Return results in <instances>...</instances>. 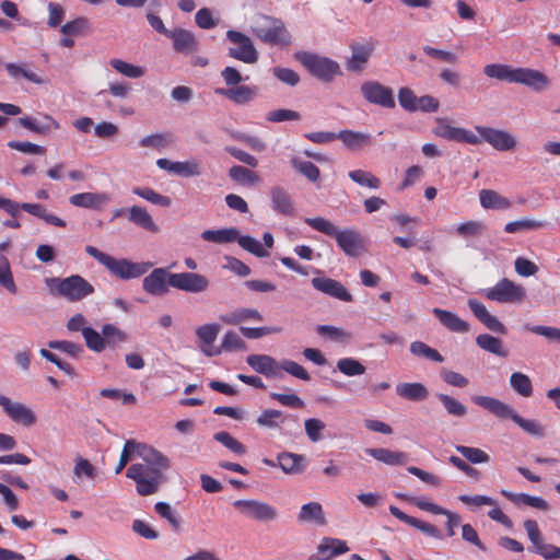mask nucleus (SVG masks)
I'll return each mask as SVG.
<instances>
[{
  "label": "nucleus",
  "mask_w": 560,
  "mask_h": 560,
  "mask_svg": "<svg viewBox=\"0 0 560 560\" xmlns=\"http://www.w3.org/2000/svg\"><path fill=\"white\" fill-rule=\"evenodd\" d=\"M337 369L346 376L362 375L365 372V366L353 358H342L337 361Z\"/></svg>",
  "instance_id": "bf43d9fd"
},
{
  "label": "nucleus",
  "mask_w": 560,
  "mask_h": 560,
  "mask_svg": "<svg viewBox=\"0 0 560 560\" xmlns=\"http://www.w3.org/2000/svg\"><path fill=\"white\" fill-rule=\"evenodd\" d=\"M436 397L444 407L447 415L457 418H463L467 415V407L458 399L442 393L436 394Z\"/></svg>",
  "instance_id": "de8ad7c7"
},
{
  "label": "nucleus",
  "mask_w": 560,
  "mask_h": 560,
  "mask_svg": "<svg viewBox=\"0 0 560 560\" xmlns=\"http://www.w3.org/2000/svg\"><path fill=\"white\" fill-rule=\"evenodd\" d=\"M112 201V197L108 192H79L69 197V202L73 207L84 208L90 210H102Z\"/></svg>",
  "instance_id": "aec40b11"
},
{
  "label": "nucleus",
  "mask_w": 560,
  "mask_h": 560,
  "mask_svg": "<svg viewBox=\"0 0 560 560\" xmlns=\"http://www.w3.org/2000/svg\"><path fill=\"white\" fill-rule=\"evenodd\" d=\"M137 455L145 463L143 464L144 466H152L162 469H167L170 467L168 458L147 444L137 442Z\"/></svg>",
  "instance_id": "cd10ccee"
},
{
  "label": "nucleus",
  "mask_w": 560,
  "mask_h": 560,
  "mask_svg": "<svg viewBox=\"0 0 560 560\" xmlns=\"http://www.w3.org/2000/svg\"><path fill=\"white\" fill-rule=\"evenodd\" d=\"M167 38L172 40L173 49L177 54L188 56L197 52L199 49V40L191 31L175 27L170 32Z\"/></svg>",
  "instance_id": "a211bd4d"
},
{
  "label": "nucleus",
  "mask_w": 560,
  "mask_h": 560,
  "mask_svg": "<svg viewBox=\"0 0 560 560\" xmlns=\"http://www.w3.org/2000/svg\"><path fill=\"white\" fill-rule=\"evenodd\" d=\"M246 363L257 373L269 378H280V362L267 354H249Z\"/></svg>",
  "instance_id": "412c9836"
},
{
  "label": "nucleus",
  "mask_w": 560,
  "mask_h": 560,
  "mask_svg": "<svg viewBox=\"0 0 560 560\" xmlns=\"http://www.w3.org/2000/svg\"><path fill=\"white\" fill-rule=\"evenodd\" d=\"M214 92L236 105H247L256 97L257 88L250 85H236L228 89L218 88Z\"/></svg>",
  "instance_id": "393cba45"
},
{
  "label": "nucleus",
  "mask_w": 560,
  "mask_h": 560,
  "mask_svg": "<svg viewBox=\"0 0 560 560\" xmlns=\"http://www.w3.org/2000/svg\"><path fill=\"white\" fill-rule=\"evenodd\" d=\"M370 51L364 46H353L352 47V56L347 62V68L351 71H359L363 68L364 63L368 61Z\"/></svg>",
  "instance_id": "774afa93"
},
{
  "label": "nucleus",
  "mask_w": 560,
  "mask_h": 560,
  "mask_svg": "<svg viewBox=\"0 0 560 560\" xmlns=\"http://www.w3.org/2000/svg\"><path fill=\"white\" fill-rule=\"evenodd\" d=\"M432 313L440 320V323L448 330L457 334H466L470 330V325L462 319L457 314L434 307Z\"/></svg>",
  "instance_id": "bb28decb"
},
{
  "label": "nucleus",
  "mask_w": 560,
  "mask_h": 560,
  "mask_svg": "<svg viewBox=\"0 0 560 560\" xmlns=\"http://www.w3.org/2000/svg\"><path fill=\"white\" fill-rule=\"evenodd\" d=\"M455 448L471 464H488L490 462L489 454L481 448L464 445H457Z\"/></svg>",
  "instance_id": "13d9d810"
},
{
  "label": "nucleus",
  "mask_w": 560,
  "mask_h": 560,
  "mask_svg": "<svg viewBox=\"0 0 560 560\" xmlns=\"http://www.w3.org/2000/svg\"><path fill=\"white\" fill-rule=\"evenodd\" d=\"M103 338H105V348L116 347L118 343L127 340V334L113 324H105L102 327Z\"/></svg>",
  "instance_id": "e2e57ef3"
},
{
  "label": "nucleus",
  "mask_w": 560,
  "mask_h": 560,
  "mask_svg": "<svg viewBox=\"0 0 560 560\" xmlns=\"http://www.w3.org/2000/svg\"><path fill=\"white\" fill-rule=\"evenodd\" d=\"M155 512L164 520H166L174 530L180 528V517L178 513L166 502H158L154 505Z\"/></svg>",
  "instance_id": "680f3d73"
},
{
  "label": "nucleus",
  "mask_w": 560,
  "mask_h": 560,
  "mask_svg": "<svg viewBox=\"0 0 560 560\" xmlns=\"http://www.w3.org/2000/svg\"><path fill=\"white\" fill-rule=\"evenodd\" d=\"M128 221L151 233H158L160 231L152 215L141 206H132L128 209Z\"/></svg>",
  "instance_id": "c85d7f7f"
},
{
  "label": "nucleus",
  "mask_w": 560,
  "mask_h": 560,
  "mask_svg": "<svg viewBox=\"0 0 560 560\" xmlns=\"http://www.w3.org/2000/svg\"><path fill=\"white\" fill-rule=\"evenodd\" d=\"M85 253L104 266L112 276L120 280L140 278L153 266L151 261H132L127 258H115L92 245L85 247Z\"/></svg>",
  "instance_id": "f03ea898"
},
{
  "label": "nucleus",
  "mask_w": 560,
  "mask_h": 560,
  "mask_svg": "<svg viewBox=\"0 0 560 560\" xmlns=\"http://www.w3.org/2000/svg\"><path fill=\"white\" fill-rule=\"evenodd\" d=\"M229 176L236 183L247 186L256 185L259 182V176L252 170L234 165L229 170Z\"/></svg>",
  "instance_id": "09e8293b"
},
{
  "label": "nucleus",
  "mask_w": 560,
  "mask_h": 560,
  "mask_svg": "<svg viewBox=\"0 0 560 560\" xmlns=\"http://www.w3.org/2000/svg\"><path fill=\"white\" fill-rule=\"evenodd\" d=\"M213 439L236 455H244L246 447L226 431L217 432Z\"/></svg>",
  "instance_id": "4d7b16f0"
},
{
  "label": "nucleus",
  "mask_w": 560,
  "mask_h": 560,
  "mask_svg": "<svg viewBox=\"0 0 560 560\" xmlns=\"http://www.w3.org/2000/svg\"><path fill=\"white\" fill-rule=\"evenodd\" d=\"M476 130L479 138L498 151H512L517 147L516 138L506 130L485 126H477Z\"/></svg>",
  "instance_id": "4468645a"
},
{
  "label": "nucleus",
  "mask_w": 560,
  "mask_h": 560,
  "mask_svg": "<svg viewBox=\"0 0 560 560\" xmlns=\"http://www.w3.org/2000/svg\"><path fill=\"white\" fill-rule=\"evenodd\" d=\"M132 192L147 201H150L153 205H158L161 207H170L172 201L167 196H163L158 194L154 189L150 187H135Z\"/></svg>",
  "instance_id": "5fc2aeb1"
},
{
  "label": "nucleus",
  "mask_w": 560,
  "mask_h": 560,
  "mask_svg": "<svg viewBox=\"0 0 560 560\" xmlns=\"http://www.w3.org/2000/svg\"><path fill=\"white\" fill-rule=\"evenodd\" d=\"M398 397L410 401H424L429 397V389L419 382H401L395 386Z\"/></svg>",
  "instance_id": "a878e982"
},
{
  "label": "nucleus",
  "mask_w": 560,
  "mask_h": 560,
  "mask_svg": "<svg viewBox=\"0 0 560 560\" xmlns=\"http://www.w3.org/2000/svg\"><path fill=\"white\" fill-rule=\"evenodd\" d=\"M252 33L269 45H288L291 42L283 22L267 15H262L260 22L252 27Z\"/></svg>",
  "instance_id": "0eeeda50"
},
{
  "label": "nucleus",
  "mask_w": 560,
  "mask_h": 560,
  "mask_svg": "<svg viewBox=\"0 0 560 560\" xmlns=\"http://www.w3.org/2000/svg\"><path fill=\"white\" fill-rule=\"evenodd\" d=\"M246 343L244 340L233 330H229L223 336L221 346L219 348H209L203 350V354L207 357L219 355L223 351L230 352L235 350H245Z\"/></svg>",
  "instance_id": "c756f323"
},
{
  "label": "nucleus",
  "mask_w": 560,
  "mask_h": 560,
  "mask_svg": "<svg viewBox=\"0 0 560 560\" xmlns=\"http://www.w3.org/2000/svg\"><path fill=\"white\" fill-rule=\"evenodd\" d=\"M290 163L296 172L306 177L310 182L318 180L320 171L314 163L310 161H302L296 156H293L290 160Z\"/></svg>",
  "instance_id": "864d4df0"
},
{
  "label": "nucleus",
  "mask_w": 560,
  "mask_h": 560,
  "mask_svg": "<svg viewBox=\"0 0 560 560\" xmlns=\"http://www.w3.org/2000/svg\"><path fill=\"white\" fill-rule=\"evenodd\" d=\"M348 176L358 185L369 188H378L381 180L372 173L363 170H354L348 173Z\"/></svg>",
  "instance_id": "69168bd1"
},
{
  "label": "nucleus",
  "mask_w": 560,
  "mask_h": 560,
  "mask_svg": "<svg viewBox=\"0 0 560 560\" xmlns=\"http://www.w3.org/2000/svg\"><path fill=\"white\" fill-rule=\"evenodd\" d=\"M278 465L290 475H298L304 470V456L300 454L283 452L278 455Z\"/></svg>",
  "instance_id": "e433bc0d"
},
{
  "label": "nucleus",
  "mask_w": 560,
  "mask_h": 560,
  "mask_svg": "<svg viewBox=\"0 0 560 560\" xmlns=\"http://www.w3.org/2000/svg\"><path fill=\"white\" fill-rule=\"evenodd\" d=\"M512 84H521L540 93L550 88L551 81L542 71L518 67L514 68Z\"/></svg>",
  "instance_id": "9b49d317"
},
{
  "label": "nucleus",
  "mask_w": 560,
  "mask_h": 560,
  "mask_svg": "<svg viewBox=\"0 0 560 560\" xmlns=\"http://www.w3.org/2000/svg\"><path fill=\"white\" fill-rule=\"evenodd\" d=\"M479 202L485 209L506 210L512 206V201L492 189H481L479 191Z\"/></svg>",
  "instance_id": "7c9ffc66"
},
{
  "label": "nucleus",
  "mask_w": 560,
  "mask_h": 560,
  "mask_svg": "<svg viewBox=\"0 0 560 560\" xmlns=\"http://www.w3.org/2000/svg\"><path fill=\"white\" fill-rule=\"evenodd\" d=\"M5 69L10 78L13 80H19L21 78L26 79L27 81L35 84H43L45 81L35 72L25 69L20 63L8 62L5 63Z\"/></svg>",
  "instance_id": "603ef678"
},
{
  "label": "nucleus",
  "mask_w": 560,
  "mask_h": 560,
  "mask_svg": "<svg viewBox=\"0 0 560 560\" xmlns=\"http://www.w3.org/2000/svg\"><path fill=\"white\" fill-rule=\"evenodd\" d=\"M476 343L482 350L498 357L506 358L509 355V352L504 349L502 341L489 334H481L477 336Z\"/></svg>",
  "instance_id": "58836bf2"
},
{
  "label": "nucleus",
  "mask_w": 560,
  "mask_h": 560,
  "mask_svg": "<svg viewBox=\"0 0 560 560\" xmlns=\"http://www.w3.org/2000/svg\"><path fill=\"white\" fill-rule=\"evenodd\" d=\"M298 521L300 523H314L316 525L326 524L322 504L318 502H308L303 504L298 514Z\"/></svg>",
  "instance_id": "72a5a7b5"
},
{
  "label": "nucleus",
  "mask_w": 560,
  "mask_h": 560,
  "mask_svg": "<svg viewBox=\"0 0 560 560\" xmlns=\"http://www.w3.org/2000/svg\"><path fill=\"white\" fill-rule=\"evenodd\" d=\"M240 232L236 228L220 230H206L201 233L202 240L217 244H225L236 241Z\"/></svg>",
  "instance_id": "ea45409f"
},
{
  "label": "nucleus",
  "mask_w": 560,
  "mask_h": 560,
  "mask_svg": "<svg viewBox=\"0 0 560 560\" xmlns=\"http://www.w3.org/2000/svg\"><path fill=\"white\" fill-rule=\"evenodd\" d=\"M226 39L232 44L228 49L229 57L240 60L244 63H255L259 54L255 48L253 40L242 32L229 30Z\"/></svg>",
  "instance_id": "1a4fd4ad"
},
{
  "label": "nucleus",
  "mask_w": 560,
  "mask_h": 560,
  "mask_svg": "<svg viewBox=\"0 0 560 560\" xmlns=\"http://www.w3.org/2000/svg\"><path fill=\"white\" fill-rule=\"evenodd\" d=\"M20 209L24 210L25 212L42 219L47 224H51L54 226L58 228H65L67 225L66 221L52 213H49L47 209L40 205V203H30V202H23L20 203Z\"/></svg>",
  "instance_id": "2f4dec72"
},
{
  "label": "nucleus",
  "mask_w": 560,
  "mask_h": 560,
  "mask_svg": "<svg viewBox=\"0 0 560 560\" xmlns=\"http://www.w3.org/2000/svg\"><path fill=\"white\" fill-rule=\"evenodd\" d=\"M272 210L281 215L291 217L294 214V203L291 195L282 186H273L269 191Z\"/></svg>",
  "instance_id": "5701e85b"
},
{
  "label": "nucleus",
  "mask_w": 560,
  "mask_h": 560,
  "mask_svg": "<svg viewBox=\"0 0 560 560\" xmlns=\"http://www.w3.org/2000/svg\"><path fill=\"white\" fill-rule=\"evenodd\" d=\"M514 68L505 63H489L483 67V73L489 79H495L512 84Z\"/></svg>",
  "instance_id": "79ce46f5"
},
{
  "label": "nucleus",
  "mask_w": 560,
  "mask_h": 560,
  "mask_svg": "<svg viewBox=\"0 0 560 560\" xmlns=\"http://www.w3.org/2000/svg\"><path fill=\"white\" fill-rule=\"evenodd\" d=\"M19 124L28 131L42 136H48L52 130L60 128V124L47 114L39 117L23 116L19 118Z\"/></svg>",
  "instance_id": "4be33fe9"
},
{
  "label": "nucleus",
  "mask_w": 560,
  "mask_h": 560,
  "mask_svg": "<svg viewBox=\"0 0 560 560\" xmlns=\"http://www.w3.org/2000/svg\"><path fill=\"white\" fill-rule=\"evenodd\" d=\"M0 284L10 293H16L18 288L13 279L9 260L3 255H0Z\"/></svg>",
  "instance_id": "0e129e2a"
},
{
  "label": "nucleus",
  "mask_w": 560,
  "mask_h": 560,
  "mask_svg": "<svg viewBox=\"0 0 560 560\" xmlns=\"http://www.w3.org/2000/svg\"><path fill=\"white\" fill-rule=\"evenodd\" d=\"M45 282L54 294L62 296L69 302L82 301L95 291L93 284L80 275L67 278H47Z\"/></svg>",
  "instance_id": "20e7f679"
},
{
  "label": "nucleus",
  "mask_w": 560,
  "mask_h": 560,
  "mask_svg": "<svg viewBox=\"0 0 560 560\" xmlns=\"http://www.w3.org/2000/svg\"><path fill=\"white\" fill-rule=\"evenodd\" d=\"M233 506L244 517L260 523L275 522L279 517V512L273 505L255 499L236 500Z\"/></svg>",
  "instance_id": "6e6552de"
},
{
  "label": "nucleus",
  "mask_w": 560,
  "mask_h": 560,
  "mask_svg": "<svg viewBox=\"0 0 560 560\" xmlns=\"http://www.w3.org/2000/svg\"><path fill=\"white\" fill-rule=\"evenodd\" d=\"M0 406L3 412L16 423L31 427L36 422L34 411L22 402L13 401L9 397L0 395Z\"/></svg>",
  "instance_id": "dca6fc26"
},
{
  "label": "nucleus",
  "mask_w": 560,
  "mask_h": 560,
  "mask_svg": "<svg viewBox=\"0 0 560 560\" xmlns=\"http://www.w3.org/2000/svg\"><path fill=\"white\" fill-rule=\"evenodd\" d=\"M547 225L545 221L525 218L516 221H511L505 224L504 231L506 233H521L527 231H536L544 229Z\"/></svg>",
  "instance_id": "a18cd8bd"
},
{
  "label": "nucleus",
  "mask_w": 560,
  "mask_h": 560,
  "mask_svg": "<svg viewBox=\"0 0 560 560\" xmlns=\"http://www.w3.org/2000/svg\"><path fill=\"white\" fill-rule=\"evenodd\" d=\"M471 401L500 419H511L530 435L542 436L545 434L544 427L538 421L521 417L510 405L498 398L475 395L471 397Z\"/></svg>",
  "instance_id": "7ed1b4c3"
},
{
  "label": "nucleus",
  "mask_w": 560,
  "mask_h": 560,
  "mask_svg": "<svg viewBox=\"0 0 560 560\" xmlns=\"http://www.w3.org/2000/svg\"><path fill=\"white\" fill-rule=\"evenodd\" d=\"M317 549L320 555L329 552L326 556L327 559L346 553L349 550L346 541L337 538H324Z\"/></svg>",
  "instance_id": "3c124183"
},
{
  "label": "nucleus",
  "mask_w": 560,
  "mask_h": 560,
  "mask_svg": "<svg viewBox=\"0 0 560 560\" xmlns=\"http://www.w3.org/2000/svg\"><path fill=\"white\" fill-rule=\"evenodd\" d=\"M287 419L295 420L296 418L291 415H283L281 410L265 409L258 416L256 422L260 428L275 430L279 429Z\"/></svg>",
  "instance_id": "f704fd0d"
},
{
  "label": "nucleus",
  "mask_w": 560,
  "mask_h": 560,
  "mask_svg": "<svg viewBox=\"0 0 560 560\" xmlns=\"http://www.w3.org/2000/svg\"><path fill=\"white\" fill-rule=\"evenodd\" d=\"M392 232L399 234L416 233L415 229L421 223L418 217L407 213H395L390 217Z\"/></svg>",
  "instance_id": "c9c22d12"
},
{
  "label": "nucleus",
  "mask_w": 560,
  "mask_h": 560,
  "mask_svg": "<svg viewBox=\"0 0 560 560\" xmlns=\"http://www.w3.org/2000/svg\"><path fill=\"white\" fill-rule=\"evenodd\" d=\"M501 493L516 505L525 504L542 511L549 510L548 502L540 497H533L525 493H514L504 489L501 491Z\"/></svg>",
  "instance_id": "4c0bfd02"
},
{
  "label": "nucleus",
  "mask_w": 560,
  "mask_h": 560,
  "mask_svg": "<svg viewBox=\"0 0 560 560\" xmlns=\"http://www.w3.org/2000/svg\"><path fill=\"white\" fill-rule=\"evenodd\" d=\"M294 57L313 77L323 82H331L341 74L339 63L328 57L308 51H296Z\"/></svg>",
  "instance_id": "39448f33"
},
{
  "label": "nucleus",
  "mask_w": 560,
  "mask_h": 560,
  "mask_svg": "<svg viewBox=\"0 0 560 560\" xmlns=\"http://www.w3.org/2000/svg\"><path fill=\"white\" fill-rule=\"evenodd\" d=\"M524 528L533 545L534 552L541 556L545 560H560V547L544 541L535 521H525Z\"/></svg>",
  "instance_id": "ddd939ff"
},
{
  "label": "nucleus",
  "mask_w": 560,
  "mask_h": 560,
  "mask_svg": "<svg viewBox=\"0 0 560 560\" xmlns=\"http://www.w3.org/2000/svg\"><path fill=\"white\" fill-rule=\"evenodd\" d=\"M361 92L368 102L385 106V88L382 84L373 81L364 82Z\"/></svg>",
  "instance_id": "49530a36"
},
{
  "label": "nucleus",
  "mask_w": 560,
  "mask_h": 560,
  "mask_svg": "<svg viewBox=\"0 0 560 560\" xmlns=\"http://www.w3.org/2000/svg\"><path fill=\"white\" fill-rule=\"evenodd\" d=\"M173 275L165 268H154L142 280V289L152 296H164L173 288Z\"/></svg>",
  "instance_id": "f8f14e48"
},
{
  "label": "nucleus",
  "mask_w": 560,
  "mask_h": 560,
  "mask_svg": "<svg viewBox=\"0 0 560 560\" xmlns=\"http://www.w3.org/2000/svg\"><path fill=\"white\" fill-rule=\"evenodd\" d=\"M304 222L315 231L336 240L338 247L349 257H359L364 250V238L354 229L339 230L331 221L322 218H306Z\"/></svg>",
  "instance_id": "f257e3e1"
},
{
  "label": "nucleus",
  "mask_w": 560,
  "mask_h": 560,
  "mask_svg": "<svg viewBox=\"0 0 560 560\" xmlns=\"http://www.w3.org/2000/svg\"><path fill=\"white\" fill-rule=\"evenodd\" d=\"M209 280L207 277L196 272H178L173 275V288L188 292L201 293L208 290Z\"/></svg>",
  "instance_id": "f3484780"
},
{
  "label": "nucleus",
  "mask_w": 560,
  "mask_h": 560,
  "mask_svg": "<svg viewBox=\"0 0 560 560\" xmlns=\"http://www.w3.org/2000/svg\"><path fill=\"white\" fill-rule=\"evenodd\" d=\"M410 352L416 357L427 358L431 361L443 362V357L433 348L422 341H413L410 346Z\"/></svg>",
  "instance_id": "338daca9"
},
{
  "label": "nucleus",
  "mask_w": 560,
  "mask_h": 560,
  "mask_svg": "<svg viewBox=\"0 0 560 560\" xmlns=\"http://www.w3.org/2000/svg\"><path fill=\"white\" fill-rule=\"evenodd\" d=\"M468 306L470 308V311L472 312V314L491 331L493 332H498V334H506V327L504 326L503 323H501V320L491 315L489 313V311L487 310V307L479 301L477 300H469L468 301Z\"/></svg>",
  "instance_id": "b1692460"
},
{
  "label": "nucleus",
  "mask_w": 560,
  "mask_h": 560,
  "mask_svg": "<svg viewBox=\"0 0 560 560\" xmlns=\"http://www.w3.org/2000/svg\"><path fill=\"white\" fill-rule=\"evenodd\" d=\"M511 388L522 397H530L534 392L532 380L522 372H513L510 376Z\"/></svg>",
  "instance_id": "a19ab883"
},
{
  "label": "nucleus",
  "mask_w": 560,
  "mask_h": 560,
  "mask_svg": "<svg viewBox=\"0 0 560 560\" xmlns=\"http://www.w3.org/2000/svg\"><path fill=\"white\" fill-rule=\"evenodd\" d=\"M433 133L446 140L469 144H479L481 141V139L472 131L460 127H454L443 118L436 119Z\"/></svg>",
  "instance_id": "2eb2a0df"
},
{
  "label": "nucleus",
  "mask_w": 560,
  "mask_h": 560,
  "mask_svg": "<svg viewBox=\"0 0 560 560\" xmlns=\"http://www.w3.org/2000/svg\"><path fill=\"white\" fill-rule=\"evenodd\" d=\"M236 241L243 249L255 255L256 257L264 258L269 255V253L264 248L262 244L249 235H238Z\"/></svg>",
  "instance_id": "6e6d98bb"
},
{
  "label": "nucleus",
  "mask_w": 560,
  "mask_h": 560,
  "mask_svg": "<svg viewBox=\"0 0 560 560\" xmlns=\"http://www.w3.org/2000/svg\"><path fill=\"white\" fill-rule=\"evenodd\" d=\"M485 295L499 303H522L526 299V290L508 278L501 279L492 288L486 290Z\"/></svg>",
  "instance_id": "9d476101"
},
{
  "label": "nucleus",
  "mask_w": 560,
  "mask_h": 560,
  "mask_svg": "<svg viewBox=\"0 0 560 560\" xmlns=\"http://www.w3.org/2000/svg\"><path fill=\"white\" fill-rule=\"evenodd\" d=\"M337 139H340L351 150L360 149L371 142L370 135L351 130H341L337 133Z\"/></svg>",
  "instance_id": "37998d69"
},
{
  "label": "nucleus",
  "mask_w": 560,
  "mask_h": 560,
  "mask_svg": "<svg viewBox=\"0 0 560 560\" xmlns=\"http://www.w3.org/2000/svg\"><path fill=\"white\" fill-rule=\"evenodd\" d=\"M82 336L90 350L94 352H102L105 350V338H103L102 332L96 331L92 327H85L82 329Z\"/></svg>",
  "instance_id": "052dcab7"
},
{
  "label": "nucleus",
  "mask_w": 560,
  "mask_h": 560,
  "mask_svg": "<svg viewBox=\"0 0 560 560\" xmlns=\"http://www.w3.org/2000/svg\"><path fill=\"white\" fill-rule=\"evenodd\" d=\"M312 285L315 290L334 299L340 300L342 302L352 301V295L347 290V288L335 279L325 276L315 277L312 279Z\"/></svg>",
  "instance_id": "6ab92c4d"
},
{
  "label": "nucleus",
  "mask_w": 560,
  "mask_h": 560,
  "mask_svg": "<svg viewBox=\"0 0 560 560\" xmlns=\"http://www.w3.org/2000/svg\"><path fill=\"white\" fill-rule=\"evenodd\" d=\"M109 65L121 75L129 79H139L144 75L145 70L140 66H136L121 59H110Z\"/></svg>",
  "instance_id": "8fccbe9b"
},
{
  "label": "nucleus",
  "mask_w": 560,
  "mask_h": 560,
  "mask_svg": "<svg viewBox=\"0 0 560 560\" xmlns=\"http://www.w3.org/2000/svg\"><path fill=\"white\" fill-rule=\"evenodd\" d=\"M166 469L144 466L143 464H132L128 467L126 477L136 482L137 492L140 495H150L155 493L160 486L165 481L164 471Z\"/></svg>",
  "instance_id": "423d86ee"
},
{
  "label": "nucleus",
  "mask_w": 560,
  "mask_h": 560,
  "mask_svg": "<svg viewBox=\"0 0 560 560\" xmlns=\"http://www.w3.org/2000/svg\"><path fill=\"white\" fill-rule=\"evenodd\" d=\"M220 331V326L218 324H206L199 326L196 329V335L199 340V348L203 352L209 348H213L212 345L215 341Z\"/></svg>",
  "instance_id": "c03bdc74"
},
{
  "label": "nucleus",
  "mask_w": 560,
  "mask_h": 560,
  "mask_svg": "<svg viewBox=\"0 0 560 560\" xmlns=\"http://www.w3.org/2000/svg\"><path fill=\"white\" fill-rule=\"evenodd\" d=\"M220 319L229 325H240L243 322L256 320L261 322L262 315L255 308L240 307L230 313L220 316Z\"/></svg>",
  "instance_id": "473e14b6"
}]
</instances>
